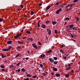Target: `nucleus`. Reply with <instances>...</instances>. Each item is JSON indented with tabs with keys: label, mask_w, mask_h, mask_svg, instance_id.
I'll return each mask as SVG.
<instances>
[{
	"label": "nucleus",
	"mask_w": 80,
	"mask_h": 80,
	"mask_svg": "<svg viewBox=\"0 0 80 80\" xmlns=\"http://www.w3.org/2000/svg\"><path fill=\"white\" fill-rule=\"evenodd\" d=\"M20 7H21V8H23V5L21 4V5H20Z\"/></svg>",
	"instance_id": "46"
},
{
	"label": "nucleus",
	"mask_w": 80,
	"mask_h": 80,
	"mask_svg": "<svg viewBox=\"0 0 80 80\" xmlns=\"http://www.w3.org/2000/svg\"><path fill=\"white\" fill-rule=\"evenodd\" d=\"M66 24H67V22H65L64 25H66Z\"/></svg>",
	"instance_id": "63"
},
{
	"label": "nucleus",
	"mask_w": 80,
	"mask_h": 80,
	"mask_svg": "<svg viewBox=\"0 0 80 80\" xmlns=\"http://www.w3.org/2000/svg\"><path fill=\"white\" fill-rule=\"evenodd\" d=\"M41 27L42 28H45V27H46V25L43 24H42L41 25Z\"/></svg>",
	"instance_id": "7"
},
{
	"label": "nucleus",
	"mask_w": 80,
	"mask_h": 80,
	"mask_svg": "<svg viewBox=\"0 0 80 80\" xmlns=\"http://www.w3.org/2000/svg\"><path fill=\"white\" fill-rule=\"evenodd\" d=\"M27 40H30L31 41H32V42L33 41V38H28Z\"/></svg>",
	"instance_id": "16"
},
{
	"label": "nucleus",
	"mask_w": 80,
	"mask_h": 80,
	"mask_svg": "<svg viewBox=\"0 0 80 80\" xmlns=\"http://www.w3.org/2000/svg\"><path fill=\"white\" fill-rule=\"evenodd\" d=\"M1 57H2V58H6V57H7V56H6V55L4 56V55H3V54H2Z\"/></svg>",
	"instance_id": "11"
},
{
	"label": "nucleus",
	"mask_w": 80,
	"mask_h": 80,
	"mask_svg": "<svg viewBox=\"0 0 80 80\" xmlns=\"http://www.w3.org/2000/svg\"><path fill=\"white\" fill-rule=\"evenodd\" d=\"M18 35V37H21L22 36V34H19Z\"/></svg>",
	"instance_id": "49"
},
{
	"label": "nucleus",
	"mask_w": 80,
	"mask_h": 80,
	"mask_svg": "<svg viewBox=\"0 0 80 80\" xmlns=\"http://www.w3.org/2000/svg\"><path fill=\"white\" fill-rule=\"evenodd\" d=\"M60 52H61V53H62V54H64V51H63V49H61L60 50Z\"/></svg>",
	"instance_id": "13"
},
{
	"label": "nucleus",
	"mask_w": 80,
	"mask_h": 80,
	"mask_svg": "<svg viewBox=\"0 0 80 80\" xmlns=\"http://www.w3.org/2000/svg\"><path fill=\"white\" fill-rule=\"evenodd\" d=\"M65 77L67 78H68L70 77V75H69V74H66L65 75Z\"/></svg>",
	"instance_id": "15"
},
{
	"label": "nucleus",
	"mask_w": 80,
	"mask_h": 80,
	"mask_svg": "<svg viewBox=\"0 0 80 80\" xmlns=\"http://www.w3.org/2000/svg\"><path fill=\"white\" fill-rule=\"evenodd\" d=\"M26 33H28V34H30L31 32L27 30L26 31Z\"/></svg>",
	"instance_id": "24"
},
{
	"label": "nucleus",
	"mask_w": 80,
	"mask_h": 80,
	"mask_svg": "<svg viewBox=\"0 0 80 80\" xmlns=\"http://www.w3.org/2000/svg\"><path fill=\"white\" fill-rule=\"evenodd\" d=\"M70 6H71V4H69L66 6L65 8H68V7H70Z\"/></svg>",
	"instance_id": "25"
},
{
	"label": "nucleus",
	"mask_w": 80,
	"mask_h": 80,
	"mask_svg": "<svg viewBox=\"0 0 80 80\" xmlns=\"http://www.w3.org/2000/svg\"><path fill=\"white\" fill-rule=\"evenodd\" d=\"M34 13V12H33V11H31V15H33Z\"/></svg>",
	"instance_id": "38"
},
{
	"label": "nucleus",
	"mask_w": 80,
	"mask_h": 80,
	"mask_svg": "<svg viewBox=\"0 0 80 80\" xmlns=\"http://www.w3.org/2000/svg\"><path fill=\"white\" fill-rule=\"evenodd\" d=\"M72 65V64H69L68 65V67H70V65Z\"/></svg>",
	"instance_id": "53"
},
{
	"label": "nucleus",
	"mask_w": 80,
	"mask_h": 80,
	"mask_svg": "<svg viewBox=\"0 0 80 80\" xmlns=\"http://www.w3.org/2000/svg\"><path fill=\"white\" fill-rule=\"evenodd\" d=\"M69 19H70V18H69L67 17L65 18V20H67L68 21V20H69Z\"/></svg>",
	"instance_id": "33"
},
{
	"label": "nucleus",
	"mask_w": 80,
	"mask_h": 80,
	"mask_svg": "<svg viewBox=\"0 0 80 80\" xmlns=\"http://www.w3.org/2000/svg\"><path fill=\"white\" fill-rule=\"evenodd\" d=\"M49 62H50L51 63H53V62H54V60H53V59L52 58H50L49 59Z\"/></svg>",
	"instance_id": "5"
},
{
	"label": "nucleus",
	"mask_w": 80,
	"mask_h": 80,
	"mask_svg": "<svg viewBox=\"0 0 80 80\" xmlns=\"http://www.w3.org/2000/svg\"><path fill=\"white\" fill-rule=\"evenodd\" d=\"M75 4H71V6L75 5Z\"/></svg>",
	"instance_id": "61"
},
{
	"label": "nucleus",
	"mask_w": 80,
	"mask_h": 80,
	"mask_svg": "<svg viewBox=\"0 0 80 80\" xmlns=\"http://www.w3.org/2000/svg\"><path fill=\"white\" fill-rule=\"evenodd\" d=\"M75 18L77 19L76 20V21H78V20H79V18L78 17H75Z\"/></svg>",
	"instance_id": "31"
},
{
	"label": "nucleus",
	"mask_w": 80,
	"mask_h": 80,
	"mask_svg": "<svg viewBox=\"0 0 80 80\" xmlns=\"http://www.w3.org/2000/svg\"><path fill=\"white\" fill-rule=\"evenodd\" d=\"M21 71H22V72H25L26 70L24 68H22L21 69Z\"/></svg>",
	"instance_id": "26"
},
{
	"label": "nucleus",
	"mask_w": 80,
	"mask_h": 80,
	"mask_svg": "<svg viewBox=\"0 0 80 80\" xmlns=\"http://www.w3.org/2000/svg\"><path fill=\"white\" fill-rule=\"evenodd\" d=\"M0 67L2 68H5V66L2 65L0 66Z\"/></svg>",
	"instance_id": "34"
},
{
	"label": "nucleus",
	"mask_w": 80,
	"mask_h": 80,
	"mask_svg": "<svg viewBox=\"0 0 80 80\" xmlns=\"http://www.w3.org/2000/svg\"><path fill=\"white\" fill-rule=\"evenodd\" d=\"M71 36L72 38H75V37H77V36L76 35H73L72 34H71Z\"/></svg>",
	"instance_id": "21"
},
{
	"label": "nucleus",
	"mask_w": 80,
	"mask_h": 80,
	"mask_svg": "<svg viewBox=\"0 0 80 80\" xmlns=\"http://www.w3.org/2000/svg\"><path fill=\"white\" fill-rule=\"evenodd\" d=\"M32 45L34 48H36V49H37L38 48V47L37 46H36L34 44V43H33Z\"/></svg>",
	"instance_id": "3"
},
{
	"label": "nucleus",
	"mask_w": 80,
	"mask_h": 80,
	"mask_svg": "<svg viewBox=\"0 0 80 80\" xmlns=\"http://www.w3.org/2000/svg\"><path fill=\"white\" fill-rule=\"evenodd\" d=\"M21 48V47L20 46H18L17 47V49H18V48Z\"/></svg>",
	"instance_id": "41"
},
{
	"label": "nucleus",
	"mask_w": 80,
	"mask_h": 80,
	"mask_svg": "<svg viewBox=\"0 0 80 80\" xmlns=\"http://www.w3.org/2000/svg\"><path fill=\"white\" fill-rule=\"evenodd\" d=\"M18 43H19V44H23V42H21L20 41H18Z\"/></svg>",
	"instance_id": "23"
},
{
	"label": "nucleus",
	"mask_w": 80,
	"mask_h": 80,
	"mask_svg": "<svg viewBox=\"0 0 80 80\" xmlns=\"http://www.w3.org/2000/svg\"><path fill=\"white\" fill-rule=\"evenodd\" d=\"M18 38L16 36L14 37V38H15L16 39H17Z\"/></svg>",
	"instance_id": "57"
},
{
	"label": "nucleus",
	"mask_w": 80,
	"mask_h": 80,
	"mask_svg": "<svg viewBox=\"0 0 80 80\" xmlns=\"http://www.w3.org/2000/svg\"><path fill=\"white\" fill-rule=\"evenodd\" d=\"M2 71L3 72V71H4V70H5V69H2Z\"/></svg>",
	"instance_id": "60"
},
{
	"label": "nucleus",
	"mask_w": 80,
	"mask_h": 80,
	"mask_svg": "<svg viewBox=\"0 0 80 80\" xmlns=\"http://www.w3.org/2000/svg\"><path fill=\"white\" fill-rule=\"evenodd\" d=\"M68 5V4H66V3H64V5Z\"/></svg>",
	"instance_id": "64"
},
{
	"label": "nucleus",
	"mask_w": 80,
	"mask_h": 80,
	"mask_svg": "<svg viewBox=\"0 0 80 80\" xmlns=\"http://www.w3.org/2000/svg\"><path fill=\"white\" fill-rule=\"evenodd\" d=\"M58 63V61H55L54 62V65H56V64H57Z\"/></svg>",
	"instance_id": "30"
},
{
	"label": "nucleus",
	"mask_w": 80,
	"mask_h": 80,
	"mask_svg": "<svg viewBox=\"0 0 80 80\" xmlns=\"http://www.w3.org/2000/svg\"><path fill=\"white\" fill-rule=\"evenodd\" d=\"M62 8H60V9L57 10L56 11V13H57V14H58V13H59V12H61L62 11Z\"/></svg>",
	"instance_id": "2"
},
{
	"label": "nucleus",
	"mask_w": 80,
	"mask_h": 80,
	"mask_svg": "<svg viewBox=\"0 0 80 80\" xmlns=\"http://www.w3.org/2000/svg\"><path fill=\"white\" fill-rule=\"evenodd\" d=\"M7 43L8 44H12V41H7Z\"/></svg>",
	"instance_id": "12"
},
{
	"label": "nucleus",
	"mask_w": 80,
	"mask_h": 80,
	"mask_svg": "<svg viewBox=\"0 0 80 80\" xmlns=\"http://www.w3.org/2000/svg\"><path fill=\"white\" fill-rule=\"evenodd\" d=\"M10 67L11 68H14V66H13V65H10Z\"/></svg>",
	"instance_id": "39"
},
{
	"label": "nucleus",
	"mask_w": 80,
	"mask_h": 80,
	"mask_svg": "<svg viewBox=\"0 0 80 80\" xmlns=\"http://www.w3.org/2000/svg\"><path fill=\"white\" fill-rule=\"evenodd\" d=\"M71 68L70 67H68L66 68V70H69Z\"/></svg>",
	"instance_id": "18"
},
{
	"label": "nucleus",
	"mask_w": 80,
	"mask_h": 80,
	"mask_svg": "<svg viewBox=\"0 0 80 80\" xmlns=\"http://www.w3.org/2000/svg\"><path fill=\"white\" fill-rule=\"evenodd\" d=\"M61 47L63 48V47H65V46L64 45H62Z\"/></svg>",
	"instance_id": "55"
},
{
	"label": "nucleus",
	"mask_w": 80,
	"mask_h": 80,
	"mask_svg": "<svg viewBox=\"0 0 80 80\" xmlns=\"http://www.w3.org/2000/svg\"><path fill=\"white\" fill-rule=\"evenodd\" d=\"M40 65L41 67H43V65H42V64H40Z\"/></svg>",
	"instance_id": "47"
},
{
	"label": "nucleus",
	"mask_w": 80,
	"mask_h": 80,
	"mask_svg": "<svg viewBox=\"0 0 80 80\" xmlns=\"http://www.w3.org/2000/svg\"><path fill=\"white\" fill-rule=\"evenodd\" d=\"M26 60H28L29 58H25Z\"/></svg>",
	"instance_id": "58"
},
{
	"label": "nucleus",
	"mask_w": 80,
	"mask_h": 80,
	"mask_svg": "<svg viewBox=\"0 0 80 80\" xmlns=\"http://www.w3.org/2000/svg\"><path fill=\"white\" fill-rule=\"evenodd\" d=\"M24 80H29V78H24L23 79Z\"/></svg>",
	"instance_id": "35"
},
{
	"label": "nucleus",
	"mask_w": 80,
	"mask_h": 80,
	"mask_svg": "<svg viewBox=\"0 0 80 80\" xmlns=\"http://www.w3.org/2000/svg\"><path fill=\"white\" fill-rule=\"evenodd\" d=\"M20 70L19 69H18L17 70H16V72H20Z\"/></svg>",
	"instance_id": "42"
},
{
	"label": "nucleus",
	"mask_w": 80,
	"mask_h": 80,
	"mask_svg": "<svg viewBox=\"0 0 80 80\" xmlns=\"http://www.w3.org/2000/svg\"><path fill=\"white\" fill-rule=\"evenodd\" d=\"M69 27H70V30H72V28H73V25L72 24L71 25H70L69 26Z\"/></svg>",
	"instance_id": "8"
},
{
	"label": "nucleus",
	"mask_w": 80,
	"mask_h": 80,
	"mask_svg": "<svg viewBox=\"0 0 80 80\" xmlns=\"http://www.w3.org/2000/svg\"><path fill=\"white\" fill-rule=\"evenodd\" d=\"M26 76H27V77H31V75H30V74H28L27 75H26Z\"/></svg>",
	"instance_id": "27"
},
{
	"label": "nucleus",
	"mask_w": 80,
	"mask_h": 80,
	"mask_svg": "<svg viewBox=\"0 0 80 80\" xmlns=\"http://www.w3.org/2000/svg\"><path fill=\"white\" fill-rule=\"evenodd\" d=\"M46 23L47 24L49 23H50V21H46Z\"/></svg>",
	"instance_id": "40"
},
{
	"label": "nucleus",
	"mask_w": 80,
	"mask_h": 80,
	"mask_svg": "<svg viewBox=\"0 0 80 80\" xmlns=\"http://www.w3.org/2000/svg\"><path fill=\"white\" fill-rule=\"evenodd\" d=\"M52 50H49L47 52V53H50L52 52Z\"/></svg>",
	"instance_id": "19"
},
{
	"label": "nucleus",
	"mask_w": 80,
	"mask_h": 80,
	"mask_svg": "<svg viewBox=\"0 0 80 80\" xmlns=\"http://www.w3.org/2000/svg\"><path fill=\"white\" fill-rule=\"evenodd\" d=\"M20 56V54H18L16 56V58H17L18 57H19Z\"/></svg>",
	"instance_id": "36"
},
{
	"label": "nucleus",
	"mask_w": 80,
	"mask_h": 80,
	"mask_svg": "<svg viewBox=\"0 0 80 80\" xmlns=\"http://www.w3.org/2000/svg\"><path fill=\"white\" fill-rule=\"evenodd\" d=\"M63 58L64 59H65V60H66V59H67V57H64Z\"/></svg>",
	"instance_id": "52"
},
{
	"label": "nucleus",
	"mask_w": 80,
	"mask_h": 80,
	"mask_svg": "<svg viewBox=\"0 0 80 80\" xmlns=\"http://www.w3.org/2000/svg\"><path fill=\"white\" fill-rule=\"evenodd\" d=\"M72 30H77V29L76 28V27H73V28H72Z\"/></svg>",
	"instance_id": "17"
},
{
	"label": "nucleus",
	"mask_w": 80,
	"mask_h": 80,
	"mask_svg": "<svg viewBox=\"0 0 80 80\" xmlns=\"http://www.w3.org/2000/svg\"><path fill=\"white\" fill-rule=\"evenodd\" d=\"M26 38H27V37H23L22 38V39H26Z\"/></svg>",
	"instance_id": "48"
},
{
	"label": "nucleus",
	"mask_w": 80,
	"mask_h": 80,
	"mask_svg": "<svg viewBox=\"0 0 80 80\" xmlns=\"http://www.w3.org/2000/svg\"><path fill=\"white\" fill-rule=\"evenodd\" d=\"M42 4L41 3L39 4V6H42Z\"/></svg>",
	"instance_id": "59"
},
{
	"label": "nucleus",
	"mask_w": 80,
	"mask_h": 80,
	"mask_svg": "<svg viewBox=\"0 0 80 80\" xmlns=\"http://www.w3.org/2000/svg\"><path fill=\"white\" fill-rule=\"evenodd\" d=\"M47 31L48 32L49 35H51V30L49 29L48 28H47Z\"/></svg>",
	"instance_id": "6"
},
{
	"label": "nucleus",
	"mask_w": 80,
	"mask_h": 80,
	"mask_svg": "<svg viewBox=\"0 0 80 80\" xmlns=\"http://www.w3.org/2000/svg\"><path fill=\"white\" fill-rule=\"evenodd\" d=\"M38 43L39 45H42V43H40V42H38Z\"/></svg>",
	"instance_id": "43"
},
{
	"label": "nucleus",
	"mask_w": 80,
	"mask_h": 80,
	"mask_svg": "<svg viewBox=\"0 0 80 80\" xmlns=\"http://www.w3.org/2000/svg\"><path fill=\"white\" fill-rule=\"evenodd\" d=\"M79 0H74L73 1V2H74V3H75V2H78V1Z\"/></svg>",
	"instance_id": "37"
},
{
	"label": "nucleus",
	"mask_w": 80,
	"mask_h": 80,
	"mask_svg": "<svg viewBox=\"0 0 80 80\" xmlns=\"http://www.w3.org/2000/svg\"><path fill=\"white\" fill-rule=\"evenodd\" d=\"M52 23L53 25H55L57 23V22L56 21H52Z\"/></svg>",
	"instance_id": "14"
},
{
	"label": "nucleus",
	"mask_w": 80,
	"mask_h": 80,
	"mask_svg": "<svg viewBox=\"0 0 80 80\" xmlns=\"http://www.w3.org/2000/svg\"><path fill=\"white\" fill-rule=\"evenodd\" d=\"M52 68L53 71H54V72H57V71H58V70L57 68H55L54 67H53Z\"/></svg>",
	"instance_id": "9"
},
{
	"label": "nucleus",
	"mask_w": 80,
	"mask_h": 80,
	"mask_svg": "<svg viewBox=\"0 0 80 80\" xmlns=\"http://www.w3.org/2000/svg\"><path fill=\"white\" fill-rule=\"evenodd\" d=\"M51 7V5L48 6L46 8V11H47V10H49V9H50V8Z\"/></svg>",
	"instance_id": "4"
},
{
	"label": "nucleus",
	"mask_w": 80,
	"mask_h": 80,
	"mask_svg": "<svg viewBox=\"0 0 80 80\" xmlns=\"http://www.w3.org/2000/svg\"><path fill=\"white\" fill-rule=\"evenodd\" d=\"M71 73H73V70H71Z\"/></svg>",
	"instance_id": "56"
},
{
	"label": "nucleus",
	"mask_w": 80,
	"mask_h": 80,
	"mask_svg": "<svg viewBox=\"0 0 80 80\" xmlns=\"http://www.w3.org/2000/svg\"><path fill=\"white\" fill-rule=\"evenodd\" d=\"M56 77H60V74L59 73H56L55 74Z\"/></svg>",
	"instance_id": "10"
},
{
	"label": "nucleus",
	"mask_w": 80,
	"mask_h": 80,
	"mask_svg": "<svg viewBox=\"0 0 80 80\" xmlns=\"http://www.w3.org/2000/svg\"><path fill=\"white\" fill-rule=\"evenodd\" d=\"M40 57L41 58H42V57H45V55L44 54H42L41 55Z\"/></svg>",
	"instance_id": "20"
},
{
	"label": "nucleus",
	"mask_w": 80,
	"mask_h": 80,
	"mask_svg": "<svg viewBox=\"0 0 80 80\" xmlns=\"http://www.w3.org/2000/svg\"><path fill=\"white\" fill-rule=\"evenodd\" d=\"M16 37H17L18 38V35H17L16 36Z\"/></svg>",
	"instance_id": "62"
},
{
	"label": "nucleus",
	"mask_w": 80,
	"mask_h": 80,
	"mask_svg": "<svg viewBox=\"0 0 80 80\" xmlns=\"http://www.w3.org/2000/svg\"><path fill=\"white\" fill-rule=\"evenodd\" d=\"M3 22V19L0 18V22Z\"/></svg>",
	"instance_id": "29"
},
{
	"label": "nucleus",
	"mask_w": 80,
	"mask_h": 80,
	"mask_svg": "<svg viewBox=\"0 0 80 80\" xmlns=\"http://www.w3.org/2000/svg\"><path fill=\"white\" fill-rule=\"evenodd\" d=\"M59 5V3L58 2H57L56 3V5Z\"/></svg>",
	"instance_id": "50"
},
{
	"label": "nucleus",
	"mask_w": 80,
	"mask_h": 80,
	"mask_svg": "<svg viewBox=\"0 0 80 80\" xmlns=\"http://www.w3.org/2000/svg\"><path fill=\"white\" fill-rule=\"evenodd\" d=\"M12 47L11 46H10L8 47L7 49H2V51H3L4 52H7V51H10V49L12 48Z\"/></svg>",
	"instance_id": "1"
},
{
	"label": "nucleus",
	"mask_w": 80,
	"mask_h": 80,
	"mask_svg": "<svg viewBox=\"0 0 80 80\" xmlns=\"http://www.w3.org/2000/svg\"><path fill=\"white\" fill-rule=\"evenodd\" d=\"M40 22H41V21H39V22H38V27H40V24L39 23H40Z\"/></svg>",
	"instance_id": "22"
},
{
	"label": "nucleus",
	"mask_w": 80,
	"mask_h": 80,
	"mask_svg": "<svg viewBox=\"0 0 80 80\" xmlns=\"http://www.w3.org/2000/svg\"><path fill=\"white\" fill-rule=\"evenodd\" d=\"M54 33H57V30H55L54 31Z\"/></svg>",
	"instance_id": "45"
},
{
	"label": "nucleus",
	"mask_w": 80,
	"mask_h": 80,
	"mask_svg": "<svg viewBox=\"0 0 80 80\" xmlns=\"http://www.w3.org/2000/svg\"><path fill=\"white\" fill-rule=\"evenodd\" d=\"M53 58L54 60H57L58 58H57V57H54Z\"/></svg>",
	"instance_id": "32"
},
{
	"label": "nucleus",
	"mask_w": 80,
	"mask_h": 80,
	"mask_svg": "<svg viewBox=\"0 0 80 80\" xmlns=\"http://www.w3.org/2000/svg\"><path fill=\"white\" fill-rule=\"evenodd\" d=\"M32 78H37V76H34L32 77Z\"/></svg>",
	"instance_id": "51"
},
{
	"label": "nucleus",
	"mask_w": 80,
	"mask_h": 80,
	"mask_svg": "<svg viewBox=\"0 0 80 80\" xmlns=\"http://www.w3.org/2000/svg\"><path fill=\"white\" fill-rule=\"evenodd\" d=\"M46 39L47 40H48V37H47V36H46Z\"/></svg>",
	"instance_id": "54"
},
{
	"label": "nucleus",
	"mask_w": 80,
	"mask_h": 80,
	"mask_svg": "<svg viewBox=\"0 0 80 80\" xmlns=\"http://www.w3.org/2000/svg\"><path fill=\"white\" fill-rule=\"evenodd\" d=\"M20 63H21V62H20L18 63L16 65V66H18L20 64Z\"/></svg>",
	"instance_id": "28"
},
{
	"label": "nucleus",
	"mask_w": 80,
	"mask_h": 80,
	"mask_svg": "<svg viewBox=\"0 0 80 80\" xmlns=\"http://www.w3.org/2000/svg\"><path fill=\"white\" fill-rule=\"evenodd\" d=\"M42 74L44 76V77H45V76H46V75L45 74V73H42Z\"/></svg>",
	"instance_id": "44"
}]
</instances>
